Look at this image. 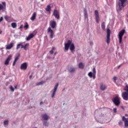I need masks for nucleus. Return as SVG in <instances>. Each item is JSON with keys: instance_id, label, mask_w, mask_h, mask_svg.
I'll use <instances>...</instances> for the list:
<instances>
[{"instance_id": "1", "label": "nucleus", "mask_w": 128, "mask_h": 128, "mask_svg": "<svg viewBox=\"0 0 128 128\" xmlns=\"http://www.w3.org/2000/svg\"><path fill=\"white\" fill-rule=\"evenodd\" d=\"M128 0H116V6L117 8V12H122V8L126 6V4H128Z\"/></svg>"}, {"instance_id": "2", "label": "nucleus", "mask_w": 128, "mask_h": 128, "mask_svg": "<svg viewBox=\"0 0 128 128\" xmlns=\"http://www.w3.org/2000/svg\"><path fill=\"white\" fill-rule=\"evenodd\" d=\"M69 48L72 52H74V49L76 48V47L74 46V44L72 42V40H68V42L64 44V52H68Z\"/></svg>"}, {"instance_id": "3", "label": "nucleus", "mask_w": 128, "mask_h": 128, "mask_svg": "<svg viewBox=\"0 0 128 128\" xmlns=\"http://www.w3.org/2000/svg\"><path fill=\"white\" fill-rule=\"evenodd\" d=\"M112 102L116 106H118L120 104V98L118 96H116L112 98Z\"/></svg>"}, {"instance_id": "4", "label": "nucleus", "mask_w": 128, "mask_h": 128, "mask_svg": "<svg viewBox=\"0 0 128 128\" xmlns=\"http://www.w3.org/2000/svg\"><path fill=\"white\" fill-rule=\"evenodd\" d=\"M126 33V30L124 29H122L118 33V40H119V44H122V36H124V34Z\"/></svg>"}, {"instance_id": "5", "label": "nucleus", "mask_w": 128, "mask_h": 128, "mask_svg": "<svg viewBox=\"0 0 128 128\" xmlns=\"http://www.w3.org/2000/svg\"><path fill=\"white\" fill-rule=\"evenodd\" d=\"M47 32L48 34H50V38H54V30L52 29V28L49 27L48 28Z\"/></svg>"}, {"instance_id": "6", "label": "nucleus", "mask_w": 128, "mask_h": 128, "mask_svg": "<svg viewBox=\"0 0 128 128\" xmlns=\"http://www.w3.org/2000/svg\"><path fill=\"white\" fill-rule=\"evenodd\" d=\"M106 42L108 44L110 42V30L107 28V36Z\"/></svg>"}, {"instance_id": "7", "label": "nucleus", "mask_w": 128, "mask_h": 128, "mask_svg": "<svg viewBox=\"0 0 128 128\" xmlns=\"http://www.w3.org/2000/svg\"><path fill=\"white\" fill-rule=\"evenodd\" d=\"M53 16L56 20H60V12L56 9L54 10Z\"/></svg>"}, {"instance_id": "8", "label": "nucleus", "mask_w": 128, "mask_h": 128, "mask_svg": "<svg viewBox=\"0 0 128 128\" xmlns=\"http://www.w3.org/2000/svg\"><path fill=\"white\" fill-rule=\"evenodd\" d=\"M94 14L96 16V22L97 24H98V22H100V14H98V10H94Z\"/></svg>"}, {"instance_id": "9", "label": "nucleus", "mask_w": 128, "mask_h": 128, "mask_svg": "<svg viewBox=\"0 0 128 128\" xmlns=\"http://www.w3.org/2000/svg\"><path fill=\"white\" fill-rule=\"evenodd\" d=\"M58 83L56 84L54 88L53 89L51 97L52 98H54V96H56V90H58Z\"/></svg>"}, {"instance_id": "10", "label": "nucleus", "mask_w": 128, "mask_h": 128, "mask_svg": "<svg viewBox=\"0 0 128 128\" xmlns=\"http://www.w3.org/2000/svg\"><path fill=\"white\" fill-rule=\"evenodd\" d=\"M12 56L10 54L8 56L5 62H4V64H6V66H8L10 64V60H12Z\"/></svg>"}, {"instance_id": "11", "label": "nucleus", "mask_w": 128, "mask_h": 128, "mask_svg": "<svg viewBox=\"0 0 128 128\" xmlns=\"http://www.w3.org/2000/svg\"><path fill=\"white\" fill-rule=\"evenodd\" d=\"M20 68L22 70H26L28 68V63L26 62L22 63L20 66Z\"/></svg>"}, {"instance_id": "12", "label": "nucleus", "mask_w": 128, "mask_h": 128, "mask_svg": "<svg viewBox=\"0 0 128 128\" xmlns=\"http://www.w3.org/2000/svg\"><path fill=\"white\" fill-rule=\"evenodd\" d=\"M50 26L52 28H56V22L54 20H51L50 23Z\"/></svg>"}, {"instance_id": "13", "label": "nucleus", "mask_w": 128, "mask_h": 128, "mask_svg": "<svg viewBox=\"0 0 128 128\" xmlns=\"http://www.w3.org/2000/svg\"><path fill=\"white\" fill-rule=\"evenodd\" d=\"M84 14L85 20H88V10H86V8H84Z\"/></svg>"}, {"instance_id": "14", "label": "nucleus", "mask_w": 128, "mask_h": 128, "mask_svg": "<svg viewBox=\"0 0 128 128\" xmlns=\"http://www.w3.org/2000/svg\"><path fill=\"white\" fill-rule=\"evenodd\" d=\"M122 98L124 100H128V92H124L122 93Z\"/></svg>"}, {"instance_id": "15", "label": "nucleus", "mask_w": 128, "mask_h": 128, "mask_svg": "<svg viewBox=\"0 0 128 128\" xmlns=\"http://www.w3.org/2000/svg\"><path fill=\"white\" fill-rule=\"evenodd\" d=\"M6 2H2V4H0V10H6Z\"/></svg>"}, {"instance_id": "16", "label": "nucleus", "mask_w": 128, "mask_h": 128, "mask_svg": "<svg viewBox=\"0 0 128 128\" xmlns=\"http://www.w3.org/2000/svg\"><path fill=\"white\" fill-rule=\"evenodd\" d=\"M108 86L104 83H101L100 84V90H106Z\"/></svg>"}, {"instance_id": "17", "label": "nucleus", "mask_w": 128, "mask_h": 128, "mask_svg": "<svg viewBox=\"0 0 128 128\" xmlns=\"http://www.w3.org/2000/svg\"><path fill=\"white\" fill-rule=\"evenodd\" d=\"M34 36L35 35L32 33L30 34L26 38V40H27V42H28V40H32V38H34Z\"/></svg>"}, {"instance_id": "18", "label": "nucleus", "mask_w": 128, "mask_h": 128, "mask_svg": "<svg viewBox=\"0 0 128 128\" xmlns=\"http://www.w3.org/2000/svg\"><path fill=\"white\" fill-rule=\"evenodd\" d=\"M41 116L44 120H48L50 118L48 116V114H42Z\"/></svg>"}, {"instance_id": "19", "label": "nucleus", "mask_w": 128, "mask_h": 128, "mask_svg": "<svg viewBox=\"0 0 128 128\" xmlns=\"http://www.w3.org/2000/svg\"><path fill=\"white\" fill-rule=\"evenodd\" d=\"M13 46H14V42H11L9 44H8L6 46V50H10L12 48H13Z\"/></svg>"}, {"instance_id": "20", "label": "nucleus", "mask_w": 128, "mask_h": 128, "mask_svg": "<svg viewBox=\"0 0 128 128\" xmlns=\"http://www.w3.org/2000/svg\"><path fill=\"white\" fill-rule=\"evenodd\" d=\"M36 12H34L30 20H36Z\"/></svg>"}, {"instance_id": "21", "label": "nucleus", "mask_w": 128, "mask_h": 128, "mask_svg": "<svg viewBox=\"0 0 128 128\" xmlns=\"http://www.w3.org/2000/svg\"><path fill=\"white\" fill-rule=\"evenodd\" d=\"M101 28L103 30H106V24L102 22L101 24Z\"/></svg>"}, {"instance_id": "22", "label": "nucleus", "mask_w": 128, "mask_h": 128, "mask_svg": "<svg viewBox=\"0 0 128 128\" xmlns=\"http://www.w3.org/2000/svg\"><path fill=\"white\" fill-rule=\"evenodd\" d=\"M46 11L48 12H50V11L52 10V9L50 8V5H48L46 8Z\"/></svg>"}, {"instance_id": "23", "label": "nucleus", "mask_w": 128, "mask_h": 128, "mask_svg": "<svg viewBox=\"0 0 128 128\" xmlns=\"http://www.w3.org/2000/svg\"><path fill=\"white\" fill-rule=\"evenodd\" d=\"M96 68H93V79H96Z\"/></svg>"}, {"instance_id": "24", "label": "nucleus", "mask_w": 128, "mask_h": 128, "mask_svg": "<svg viewBox=\"0 0 128 128\" xmlns=\"http://www.w3.org/2000/svg\"><path fill=\"white\" fill-rule=\"evenodd\" d=\"M78 68H79L82 70L84 69V64H82V62H80L78 64Z\"/></svg>"}, {"instance_id": "25", "label": "nucleus", "mask_w": 128, "mask_h": 128, "mask_svg": "<svg viewBox=\"0 0 128 128\" xmlns=\"http://www.w3.org/2000/svg\"><path fill=\"white\" fill-rule=\"evenodd\" d=\"M4 124L5 127L8 126V120H4Z\"/></svg>"}, {"instance_id": "26", "label": "nucleus", "mask_w": 128, "mask_h": 128, "mask_svg": "<svg viewBox=\"0 0 128 128\" xmlns=\"http://www.w3.org/2000/svg\"><path fill=\"white\" fill-rule=\"evenodd\" d=\"M20 54H18L16 56L15 58H14V61L15 62H18V58H20Z\"/></svg>"}, {"instance_id": "27", "label": "nucleus", "mask_w": 128, "mask_h": 128, "mask_svg": "<svg viewBox=\"0 0 128 128\" xmlns=\"http://www.w3.org/2000/svg\"><path fill=\"white\" fill-rule=\"evenodd\" d=\"M88 76H90V78H94V73H92V72H88Z\"/></svg>"}, {"instance_id": "28", "label": "nucleus", "mask_w": 128, "mask_h": 128, "mask_svg": "<svg viewBox=\"0 0 128 128\" xmlns=\"http://www.w3.org/2000/svg\"><path fill=\"white\" fill-rule=\"evenodd\" d=\"M11 26L13 28H16V23L12 22L11 24Z\"/></svg>"}, {"instance_id": "29", "label": "nucleus", "mask_w": 128, "mask_h": 128, "mask_svg": "<svg viewBox=\"0 0 128 128\" xmlns=\"http://www.w3.org/2000/svg\"><path fill=\"white\" fill-rule=\"evenodd\" d=\"M54 50H56V48L52 47V50L50 51V54H54Z\"/></svg>"}, {"instance_id": "30", "label": "nucleus", "mask_w": 128, "mask_h": 128, "mask_svg": "<svg viewBox=\"0 0 128 128\" xmlns=\"http://www.w3.org/2000/svg\"><path fill=\"white\" fill-rule=\"evenodd\" d=\"M30 46V44L28 43L25 44V45L24 46V50H28V48H26V46Z\"/></svg>"}, {"instance_id": "31", "label": "nucleus", "mask_w": 128, "mask_h": 128, "mask_svg": "<svg viewBox=\"0 0 128 128\" xmlns=\"http://www.w3.org/2000/svg\"><path fill=\"white\" fill-rule=\"evenodd\" d=\"M75 70L74 68H70L69 70H68V72H74Z\"/></svg>"}, {"instance_id": "32", "label": "nucleus", "mask_w": 128, "mask_h": 128, "mask_svg": "<svg viewBox=\"0 0 128 128\" xmlns=\"http://www.w3.org/2000/svg\"><path fill=\"white\" fill-rule=\"evenodd\" d=\"M44 84V81H41L38 84H36V86H40L41 84Z\"/></svg>"}, {"instance_id": "33", "label": "nucleus", "mask_w": 128, "mask_h": 128, "mask_svg": "<svg viewBox=\"0 0 128 128\" xmlns=\"http://www.w3.org/2000/svg\"><path fill=\"white\" fill-rule=\"evenodd\" d=\"M43 124H44V126H48V123L46 121H44L43 122Z\"/></svg>"}, {"instance_id": "34", "label": "nucleus", "mask_w": 128, "mask_h": 128, "mask_svg": "<svg viewBox=\"0 0 128 128\" xmlns=\"http://www.w3.org/2000/svg\"><path fill=\"white\" fill-rule=\"evenodd\" d=\"M4 18L6 22H8V20H10V16H4Z\"/></svg>"}, {"instance_id": "35", "label": "nucleus", "mask_w": 128, "mask_h": 128, "mask_svg": "<svg viewBox=\"0 0 128 128\" xmlns=\"http://www.w3.org/2000/svg\"><path fill=\"white\" fill-rule=\"evenodd\" d=\"M10 90L11 92H14V88L12 87V86H10Z\"/></svg>"}, {"instance_id": "36", "label": "nucleus", "mask_w": 128, "mask_h": 128, "mask_svg": "<svg viewBox=\"0 0 128 128\" xmlns=\"http://www.w3.org/2000/svg\"><path fill=\"white\" fill-rule=\"evenodd\" d=\"M124 90H126V92H128V86L126 85L125 88H124Z\"/></svg>"}, {"instance_id": "37", "label": "nucleus", "mask_w": 128, "mask_h": 128, "mask_svg": "<svg viewBox=\"0 0 128 128\" xmlns=\"http://www.w3.org/2000/svg\"><path fill=\"white\" fill-rule=\"evenodd\" d=\"M25 30H28V24L26 22V25L24 26Z\"/></svg>"}, {"instance_id": "38", "label": "nucleus", "mask_w": 128, "mask_h": 128, "mask_svg": "<svg viewBox=\"0 0 128 128\" xmlns=\"http://www.w3.org/2000/svg\"><path fill=\"white\" fill-rule=\"evenodd\" d=\"M118 79V78H116V76H114L113 78V80H114V82L115 84H116V80Z\"/></svg>"}, {"instance_id": "39", "label": "nucleus", "mask_w": 128, "mask_h": 128, "mask_svg": "<svg viewBox=\"0 0 128 128\" xmlns=\"http://www.w3.org/2000/svg\"><path fill=\"white\" fill-rule=\"evenodd\" d=\"M123 124V122H122V120H120L118 122V126H122Z\"/></svg>"}, {"instance_id": "40", "label": "nucleus", "mask_w": 128, "mask_h": 128, "mask_svg": "<svg viewBox=\"0 0 128 128\" xmlns=\"http://www.w3.org/2000/svg\"><path fill=\"white\" fill-rule=\"evenodd\" d=\"M24 44V42H20V48H24V46L22 44Z\"/></svg>"}, {"instance_id": "41", "label": "nucleus", "mask_w": 128, "mask_h": 128, "mask_svg": "<svg viewBox=\"0 0 128 128\" xmlns=\"http://www.w3.org/2000/svg\"><path fill=\"white\" fill-rule=\"evenodd\" d=\"M20 48V43L17 44L16 50H18Z\"/></svg>"}, {"instance_id": "42", "label": "nucleus", "mask_w": 128, "mask_h": 128, "mask_svg": "<svg viewBox=\"0 0 128 128\" xmlns=\"http://www.w3.org/2000/svg\"><path fill=\"white\" fill-rule=\"evenodd\" d=\"M117 109L116 108H114L113 109L114 112L116 113V112Z\"/></svg>"}, {"instance_id": "43", "label": "nucleus", "mask_w": 128, "mask_h": 128, "mask_svg": "<svg viewBox=\"0 0 128 128\" xmlns=\"http://www.w3.org/2000/svg\"><path fill=\"white\" fill-rule=\"evenodd\" d=\"M16 61H14V62H13V64H12V66H16Z\"/></svg>"}, {"instance_id": "44", "label": "nucleus", "mask_w": 128, "mask_h": 128, "mask_svg": "<svg viewBox=\"0 0 128 128\" xmlns=\"http://www.w3.org/2000/svg\"><path fill=\"white\" fill-rule=\"evenodd\" d=\"M2 20H4V18L2 17H1L0 18V22H2Z\"/></svg>"}, {"instance_id": "45", "label": "nucleus", "mask_w": 128, "mask_h": 128, "mask_svg": "<svg viewBox=\"0 0 128 128\" xmlns=\"http://www.w3.org/2000/svg\"><path fill=\"white\" fill-rule=\"evenodd\" d=\"M90 46H92V44H94V42H90Z\"/></svg>"}, {"instance_id": "46", "label": "nucleus", "mask_w": 128, "mask_h": 128, "mask_svg": "<svg viewBox=\"0 0 128 128\" xmlns=\"http://www.w3.org/2000/svg\"><path fill=\"white\" fill-rule=\"evenodd\" d=\"M122 66V64L119 65L118 67V68H120Z\"/></svg>"}, {"instance_id": "47", "label": "nucleus", "mask_w": 128, "mask_h": 128, "mask_svg": "<svg viewBox=\"0 0 128 128\" xmlns=\"http://www.w3.org/2000/svg\"><path fill=\"white\" fill-rule=\"evenodd\" d=\"M32 78V75H30L29 76L30 80H31Z\"/></svg>"}, {"instance_id": "48", "label": "nucleus", "mask_w": 128, "mask_h": 128, "mask_svg": "<svg viewBox=\"0 0 128 128\" xmlns=\"http://www.w3.org/2000/svg\"><path fill=\"white\" fill-rule=\"evenodd\" d=\"M47 58H48V60H50V58H52L50 56L47 57Z\"/></svg>"}, {"instance_id": "49", "label": "nucleus", "mask_w": 128, "mask_h": 128, "mask_svg": "<svg viewBox=\"0 0 128 128\" xmlns=\"http://www.w3.org/2000/svg\"><path fill=\"white\" fill-rule=\"evenodd\" d=\"M41 104H44V102H40V105L41 106Z\"/></svg>"}, {"instance_id": "50", "label": "nucleus", "mask_w": 128, "mask_h": 128, "mask_svg": "<svg viewBox=\"0 0 128 128\" xmlns=\"http://www.w3.org/2000/svg\"><path fill=\"white\" fill-rule=\"evenodd\" d=\"M22 26H22V25H21V26H20V29L22 28Z\"/></svg>"}, {"instance_id": "51", "label": "nucleus", "mask_w": 128, "mask_h": 128, "mask_svg": "<svg viewBox=\"0 0 128 128\" xmlns=\"http://www.w3.org/2000/svg\"><path fill=\"white\" fill-rule=\"evenodd\" d=\"M44 102H46V104H48V101H47L46 100H45L44 101Z\"/></svg>"}, {"instance_id": "52", "label": "nucleus", "mask_w": 128, "mask_h": 128, "mask_svg": "<svg viewBox=\"0 0 128 128\" xmlns=\"http://www.w3.org/2000/svg\"><path fill=\"white\" fill-rule=\"evenodd\" d=\"M2 30H0V34H2Z\"/></svg>"}, {"instance_id": "53", "label": "nucleus", "mask_w": 128, "mask_h": 128, "mask_svg": "<svg viewBox=\"0 0 128 128\" xmlns=\"http://www.w3.org/2000/svg\"><path fill=\"white\" fill-rule=\"evenodd\" d=\"M56 54H58V52H55L54 54V56H56Z\"/></svg>"}, {"instance_id": "54", "label": "nucleus", "mask_w": 128, "mask_h": 128, "mask_svg": "<svg viewBox=\"0 0 128 128\" xmlns=\"http://www.w3.org/2000/svg\"><path fill=\"white\" fill-rule=\"evenodd\" d=\"M14 88H18V86H14Z\"/></svg>"}, {"instance_id": "55", "label": "nucleus", "mask_w": 128, "mask_h": 128, "mask_svg": "<svg viewBox=\"0 0 128 128\" xmlns=\"http://www.w3.org/2000/svg\"><path fill=\"white\" fill-rule=\"evenodd\" d=\"M125 116H128V114H125Z\"/></svg>"}, {"instance_id": "56", "label": "nucleus", "mask_w": 128, "mask_h": 128, "mask_svg": "<svg viewBox=\"0 0 128 128\" xmlns=\"http://www.w3.org/2000/svg\"><path fill=\"white\" fill-rule=\"evenodd\" d=\"M42 0V2H44V0Z\"/></svg>"}, {"instance_id": "57", "label": "nucleus", "mask_w": 128, "mask_h": 128, "mask_svg": "<svg viewBox=\"0 0 128 128\" xmlns=\"http://www.w3.org/2000/svg\"><path fill=\"white\" fill-rule=\"evenodd\" d=\"M122 108H124V107H122Z\"/></svg>"}]
</instances>
